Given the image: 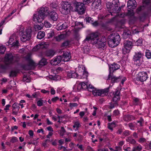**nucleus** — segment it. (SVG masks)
<instances>
[{"label":"nucleus","instance_id":"2eb2a0df","mask_svg":"<svg viewBox=\"0 0 151 151\" xmlns=\"http://www.w3.org/2000/svg\"><path fill=\"white\" fill-rule=\"evenodd\" d=\"M137 5V3L135 0H129L127 2V8L128 9H134L136 7Z\"/></svg>","mask_w":151,"mask_h":151},{"label":"nucleus","instance_id":"a211bd4d","mask_svg":"<svg viewBox=\"0 0 151 151\" xmlns=\"http://www.w3.org/2000/svg\"><path fill=\"white\" fill-rule=\"evenodd\" d=\"M49 18L53 21H56L58 18V14L56 12L52 11L48 13Z\"/></svg>","mask_w":151,"mask_h":151},{"label":"nucleus","instance_id":"4be33fe9","mask_svg":"<svg viewBox=\"0 0 151 151\" xmlns=\"http://www.w3.org/2000/svg\"><path fill=\"white\" fill-rule=\"evenodd\" d=\"M88 86L86 83L82 82L79 83L77 89L79 90H81V89L86 90L87 89Z\"/></svg>","mask_w":151,"mask_h":151},{"label":"nucleus","instance_id":"2f4dec72","mask_svg":"<svg viewBox=\"0 0 151 151\" xmlns=\"http://www.w3.org/2000/svg\"><path fill=\"white\" fill-rule=\"evenodd\" d=\"M145 56L148 59L151 58V52L149 50H146L145 52Z\"/></svg>","mask_w":151,"mask_h":151},{"label":"nucleus","instance_id":"423d86ee","mask_svg":"<svg viewBox=\"0 0 151 151\" xmlns=\"http://www.w3.org/2000/svg\"><path fill=\"white\" fill-rule=\"evenodd\" d=\"M87 89L89 91L92 92L94 96H101L102 97L106 96L108 94L109 90V88L102 90L97 89L90 85L88 86Z\"/></svg>","mask_w":151,"mask_h":151},{"label":"nucleus","instance_id":"f257e3e1","mask_svg":"<svg viewBox=\"0 0 151 151\" xmlns=\"http://www.w3.org/2000/svg\"><path fill=\"white\" fill-rule=\"evenodd\" d=\"M106 41V39L104 37L100 40L97 34L92 33L87 36L83 42L86 43L98 44L99 46H103L105 45Z\"/></svg>","mask_w":151,"mask_h":151},{"label":"nucleus","instance_id":"a19ab883","mask_svg":"<svg viewBox=\"0 0 151 151\" xmlns=\"http://www.w3.org/2000/svg\"><path fill=\"white\" fill-rule=\"evenodd\" d=\"M134 14L133 12V10H128V12L127 13V15L130 16L132 17L134 15Z\"/></svg>","mask_w":151,"mask_h":151},{"label":"nucleus","instance_id":"412c9836","mask_svg":"<svg viewBox=\"0 0 151 151\" xmlns=\"http://www.w3.org/2000/svg\"><path fill=\"white\" fill-rule=\"evenodd\" d=\"M120 65L118 64L114 63L111 65L109 67V70H111V72L113 73L114 71L119 69L120 68Z\"/></svg>","mask_w":151,"mask_h":151},{"label":"nucleus","instance_id":"5fc2aeb1","mask_svg":"<svg viewBox=\"0 0 151 151\" xmlns=\"http://www.w3.org/2000/svg\"><path fill=\"white\" fill-rule=\"evenodd\" d=\"M12 45V46H19V42L18 40H16V41L15 42H14Z\"/></svg>","mask_w":151,"mask_h":151},{"label":"nucleus","instance_id":"4468645a","mask_svg":"<svg viewBox=\"0 0 151 151\" xmlns=\"http://www.w3.org/2000/svg\"><path fill=\"white\" fill-rule=\"evenodd\" d=\"M101 4V0H94L92 4L91 7L92 10H95L100 8Z\"/></svg>","mask_w":151,"mask_h":151},{"label":"nucleus","instance_id":"f704fd0d","mask_svg":"<svg viewBox=\"0 0 151 151\" xmlns=\"http://www.w3.org/2000/svg\"><path fill=\"white\" fill-rule=\"evenodd\" d=\"M43 27V24H40V25H35L34 27L36 29L41 30Z\"/></svg>","mask_w":151,"mask_h":151},{"label":"nucleus","instance_id":"c756f323","mask_svg":"<svg viewBox=\"0 0 151 151\" xmlns=\"http://www.w3.org/2000/svg\"><path fill=\"white\" fill-rule=\"evenodd\" d=\"M142 148V146L139 144L138 145L133 147L132 151H141Z\"/></svg>","mask_w":151,"mask_h":151},{"label":"nucleus","instance_id":"13d9d810","mask_svg":"<svg viewBox=\"0 0 151 151\" xmlns=\"http://www.w3.org/2000/svg\"><path fill=\"white\" fill-rule=\"evenodd\" d=\"M49 78L52 80H55L57 79L56 76H52V75L50 76L49 77Z\"/></svg>","mask_w":151,"mask_h":151},{"label":"nucleus","instance_id":"7c9ffc66","mask_svg":"<svg viewBox=\"0 0 151 151\" xmlns=\"http://www.w3.org/2000/svg\"><path fill=\"white\" fill-rule=\"evenodd\" d=\"M47 63V60L43 58L39 62V64L41 65H46Z\"/></svg>","mask_w":151,"mask_h":151},{"label":"nucleus","instance_id":"0e129e2a","mask_svg":"<svg viewBox=\"0 0 151 151\" xmlns=\"http://www.w3.org/2000/svg\"><path fill=\"white\" fill-rule=\"evenodd\" d=\"M150 2V0H143L142 2L143 4H148Z\"/></svg>","mask_w":151,"mask_h":151},{"label":"nucleus","instance_id":"dca6fc26","mask_svg":"<svg viewBox=\"0 0 151 151\" xmlns=\"http://www.w3.org/2000/svg\"><path fill=\"white\" fill-rule=\"evenodd\" d=\"M61 59L62 57L61 56H58L55 57L51 60L50 63L52 65H57L60 63Z\"/></svg>","mask_w":151,"mask_h":151},{"label":"nucleus","instance_id":"20e7f679","mask_svg":"<svg viewBox=\"0 0 151 151\" xmlns=\"http://www.w3.org/2000/svg\"><path fill=\"white\" fill-rule=\"evenodd\" d=\"M108 39V45L111 47L117 46L120 41V36L118 33L116 32L112 33L109 35Z\"/></svg>","mask_w":151,"mask_h":151},{"label":"nucleus","instance_id":"09e8293b","mask_svg":"<svg viewBox=\"0 0 151 151\" xmlns=\"http://www.w3.org/2000/svg\"><path fill=\"white\" fill-rule=\"evenodd\" d=\"M14 40L12 38H10L9 39L8 42H7L6 43V45H12V42Z\"/></svg>","mask_w":151,"mask_h":151},{"label":"nucleus","instance_id":"e433bc0d","mask_svg":"<svg viewBox=\"0 0 151 151\" xmlns=\"http://www.w3.org/2000/svg\"><path fill=\"white\" fill-rule=\"evenodd\" d=\"M44 25L46 27H50L52 26L51 24L47 21L44 22Z\"/></svg>","mask_w":151,"mask_h":151},{"label":"nucleus","instance_id":"c03bdc74","mask_svg":"<svg viewBox=\"0 0 151 151\" xmlns=\"http://www.w3.org/2000/svg\"><path fill=\"white\" fill-rule=\"evenodd\" d=\"M50 6L53 9H55L57 7L58 4L55 2H52L50 4Z\"/></svg>","mask_w":151,"mask_h":151},{"label":"nucleus","instance_id":"774afa93","mask_svg":"<svg viewBox=\"0 0 151 151\" xmlns=\"http://www.w3.org/2000/svg\"><path fill=\"white\" fill-rule=\"evenodd\" d=\"M121 147L120 146H117L115 147V151H121Z\"/></svg>","mask_w":151,"mask_h":151},{"label":"nucleus","instance_id":"ea45409f","mask_svg":"<svg viewBox=\"0 0 151 151\" xmlns=\"http://www.w3.org/2000/svg\"><path fill=\"white\" fill-rule=\"evenodd\" d=\"M66 132L65 130L64 129L63 127H62L61 128L60 130V135L61 136H63L64 133Z\"/></svg>","mask_w":151,"mask_h":151},{"label":"nucleus","instance_id":"f3484780","mask_svg":"<svg viewBox=\"0 0 151 151\" xmlns=\"http://www.w3.org/2000/svg\"><path fill=\"white\" fill-rule=\"evenodd\" d=\"M147 72L149 73V71H147V72H142L140 73L139 74V80L141 82H143L146 81L147 78Z\"/></svg>","mask_w":151,"mask_h":151},{"label":"nucleus","instance_id":"37998d69","mask_svg":"<svg viewBox=\"0 0 151 151\" xmlns=\"http://www.w3.org/2000/svg\"><path fill=\"white\" fill-rule=\"evenodd\" d=\"M19 104L17 103H14V104L12 106L13 108L14 109H18L19 108Z\"/></svg>","mask_w":151,"mask_h":151},{"label":"nucleus","instance_id":"5701e85b","mask_svg":"<svg viewBox=\"0 0 151 151\" xmlns=\"http://www.w3.org/2000/svg\"><path fill=\"white\" fill-rule=\"evenodd\" d=\"M55 54V52L53 50H49L45 52V55L47 57L50 58L54 55Z\"/></svg>","mask_w":151,"mask_h":151},{"label":"nucleus","instance_id":"7ed1b4c3","mask_svg":"<svg viewBox=\"0 0 151 151\" xmlns=\"http://www.w3.org/2000/svg\"><path fill=\"white\" fill-rule=\"evenodd\" d=\"M49 8L46 7H42L39 9L38 14H34L33 20L36 22H41L44 19L45 16L49 13Z\"/></svg>","mask_w":151,"mask_h":151},{"label":"nucleus","instance_id":"bb28decb","mask_svg":"<svg viewBox=\"0 0 151 151\" xmlns=\"http://www.w3.org/2000/svg\"><path fill=\"white\" fill-rule=\"evenodd\" d=\"M131 34L130 31L125 30L122 34V37L124 39H127L129 37Z\"/></svg>","mask_w":151,"mask_h":151},{"label":"nucleus","instance_id":"6e6d98bb","mask_svg":"<svg viewBox=\"0 0 151 151\" xmlns=\"http://www.w3.org/2000/svg\"><path fill=\"white\" fill-rule=\"evenodd\" d=\"M119 114V111L117 110H115L113 112V114L115 116L118 115Z\"/></svg>","mask_w":151,"mask_h":151},{"label":"nucleus","instance_id":"79ce46f5","mask_svg":"<svg viewBox=\"0 0 151 151\" xmlns=\"http://www.w3.org/2000/svg\"><path fill=\"white\" fill-rule=\"evenodd\" d=\"M6 50V48L3 46L0 47V53L3 54Z\"/></svg>","mask_w":151,"mask_h":151},{"label":"nucleus","instance_id":"393cba45","mask_svg":"<svg viewBox=\"0 0 151 151\" xmlns=\"http://www.w3.org/2000/svg\"><path fill=\"white\" fill-rule=\"evenodd\" d=\"M126 140L127 142L131 144L134 145L137 144L136 141L131 137H127L126 139Z\"/></svg>","mask_w":151,"mask_h":151},{"label":"nucleus","instance_id":"603ef678","mask_svg":"<svg viewBox=\"0 0 151 151\" xmlns=\"http://www.w3.org/2000/svg\"><path fill=\"white\" fill-rule=\"evenodd\" d=\"M130 132L127 130H126L125 131L123 132V134L125 136H127L129 135L130 134Z\"/></svg>","mask_w":151,"mask_h":151},{"label":"nucleus","instance_id":"72a5a7b5","mask_svg":"<svg viewBox=\"0 0 151 151\" xmlns=\"http://www.w3.org/2000/svg\"><path fill=\"white\" fill-rule=\"evenodd\" d=\"M85 20L87 22L91 23V24L92 23H93V19L90 17H86L85 18Z\"/></svg>","mask_w":151,"mask_h":151},{"label":"nucleus","instance_id":"f03ea898","mask_svg":"<svg viewBox=\"0 0 151 151\" xmlns=\"http://www.w3.org/2000/svg\"><path fill=\"white\" fill-rule=\"evenodd\" d=\"M88 73L85 70L84 67H78L77 73L71 70L67 72V76L69 78H86Z\"/></svg>","mask_w":151,"mask_h":151},{"label":"nucleus","instance_id":"6ab92c4d","mask_svg":"<svg viewBox=\"0 0 151 151\" xmlns=\"http://www.w3.org/2000/svg\"><path fill=\"white\" fill-rule=\"evenodd\" d=\"M46 43L45 42H43L40 43V44L35 46L32 49L33 51H37L40 49H42L45 47V45Z\"/></svg>","mask_w":151,"mask_h":151},{"label":"nucleus","instance_id":"0eeeda50","mask_svg":"<svg viewBox=\"0 0 151 151\" xmlns=\"http://www.w3.org/2000/svg\"><path fill=\"white\" fill-rule=\"evenodd\" d=\"M4 58L5 63L6 64H12L17 62L19 60V58L17 56H13L11 53L6 55Z\"/></svg>","mask_w":151,"mask_h":151},{"label":"nucleus","instance_id":"a18cd8bd","mask_svg":"<svg viewBox=\"0 0 151 151\" xmlns=\"http://www.w3.org/2000/svg\"><path fill=\"white\" fill-rule=\"evenodd\" d=\"M137 123H139L140 126H142V123L144 122V120L141 117L139 120L137 121Z\"/></svg>","mask_w":151,"mask_h":151},{"label":"nucleus","instance_id":"c9c22d12","mask_svg":"<svg viewBox=\"0 0 151 151\" xmlns=\"http://www.w3.org/2000/svg\"><path fill=\"white\" fill-rule=\"evenodd\" d=\"M17 73V71L15 70H12L10 73L9 76L13 77H15L16 76Z\"/></svg>","mask_w":151,"mask_h":151},{"label":"nucleus","instance_id":"c85d7f7f","mask_svg":"<svg viewBox=\"0 0 151 151\" xmlns=\"http://www.w3.org/2000/svg\"><path fill=\"white\" fill-rule=\"evenodd\" d=\"M45 36V33L44 32L40 31L38 32L37 38L39 39H41L44 37Z\"/></svg>","mask_w":151,"mask_h":151},{"label":"nucleus","instance_id":"de8ad7c7","mask_svg":"<svg viewBox=\"0 0 151 151\" xmlns=\"http://www.w3.org/2000/svg\"><path fill=\"white\" fill-rule=\"evenodd\" d=\"M43 101L42 100H40L38 101L37 102V105L39 106H42L43 104Z\"/></svg>","mask_w":151,"mask_h":151},{"label":"nucleus","instance_id":"338daca9","mask_svg":"<svg viewBox=\"0 0 151 151\" xmlns=\"http://www.w3.org/2000/svg\"><path fill=\"white\" fill-rule=\"evenodd\" d=\"M93 26H96L98 25L99 23L97 21H95L94 22L93 21V23H91Z\"/></svg>","mask_w":151,"mask_h":151},{"label":"nucleus","instance_id":"9d476101","mask_svg":"<svg viewBox=\"0 0 151 151\" xmlns=\"http://www.w3.org/2000/svg\"><path fill=\"white\" fill-rule=\"evenodd\" d=\"M74 5L76 11L81 14H84L85 10V7L83 4L75 1Z\"/></svg>","mask_w":151,"mask_h":151},{"label":"nucleus","instance_id":"aec40b11","mask_svg":"<svg viewBox=\"0 0 151 151\" xmlns=\"http://www.w3.org/2000/svg\"><path fill=\"white\" fill-rule=\"evenodd\" d=\"M123 119L125 121L127 122L135 119V117L134 116L130 114L124 115Z\"/></svg>","mask_w":151,"mask_h":151},{"label":"nucleus","instance_id":"e2e57ef3","mask_svg":"<svg viewBox=\"0 0 151 151\" xmlns=\"http://www.w3.org/2000/svg\"><path fill=\"white\" fill-rule=\"evenodd\" d=\"M129 126V127L130 128V129H131L133 130L134 129V125L133 123H129L128 124Z\"/></svg>","mask_w":151,"mask_h":151},{"label":"nucleus","instance_id":"473e14b6","mask_svg":"<svg viewBox=\"0 0 151 151\" xmlns=\"http://www.w3.org/2000/svg\"><path fill=\"white\" fill-rule=\"evenodd\" d=\"M145 6L143 5L138 7L136 11V13L139 14L143 10L145 9Z\"/></svg>","mask_w":151,"mask_h":151},{"label":"nucleus","instance_id":"69168bd1","mask_svg":"<svg viewBox=\"0 0 151 151\" xmlns=\"http://www.w3.org/2000/svg\"><path fill=\"white\" fill-rule=\"evenodd\" d=\"M142 39H139L137 41V45H139L142 43Z\"/></svg>","mask_w":151,"mask_h":151},{"label":"nucleus","instance_id":"39448f33","mask_svg":"<svg viewBox=\"0 0 151 151\" xmlns=\"http://www.w3.org/2000/svg\"><path fill=\"white\" fill-rule=\"evenodd\" d=\"M119 4L118 0H113L112 2H107L106 4V7L108 9V11L111 14L112 12L118 13L121 9V8L118 6Z\"/></svg>","mask_w":151,"mask_h":151},{"label":"nucleus","instance_id":"8fccbe9b","mask_svg":"<svg viewBox=\"0 0 151 151\" xmlns=\"http://www.w3.org/2000/svg\"><path fill=\"white\" fill-rule=\"evenodd\" d=\"M18 139L16 137H13L11 139L10 141V142H11L12 143H14L15 142H17L18 141Z\"/></svg>","mask_w":151,"mask_h":151},{"label":"nucleus","instance_id":"4c0bfd02","mask_svg":"<svg viewBox=\"0 0 151 151\" xmlns=\"http://www.w3.org/2000/svg\"><path fill=\"white\" fill-rule=\"evenodd\" d=\"M70 43V42L68 41H66L63 42L61 45L62 47H66L68 46Z\"/></svg>","mask_w":151,"mask_h":151},{"label":"nucleus","instance_id":"9b49d317","mask_svg":"<svg viewBox=\"0 0 151 151\" xmlns=\"http://www.w3.org/2000/svg\"><path fill=\"white\" fill-rule=\"evenodd\" d=\"M31 31V29H28L25 31L22 32L21 34V40L23 42H25L29 40L32 35Z\"/></svg>","mask_w":151,"mask_h":151},{"label":"nucleus","instance_id":"b1692460","mask_svg":"<svg viewBox=\"0 0 151 151\" xmlns=\"http://www.w3.org/2000/svg\"><path fill=\"white\" fill-rule=\"evenodd\" d=\"M63 57L65 58L63 59L64 61H68L71 58L70 54L68 52H64Z\"/></svg>","mask_w":151,"mask_h":151},{"label":"nucleus","instance_id":"052dcab7","mask_svg":"<svg viewBox=\"0 0 151 151\" xmlns=\"http://www.w3.org/2000/svg\"><path fill=\"white\" fill-rule=\"evenodd\" d=\"M59 99V98L57 96V97H55L54 98H52V99H51V101L54 103V102H56V101L58 100V99Z\"/></svg>","mask_w":151,"mask_h":151},{"label":"nucleus","instance_id":"58836bf2","mask_svg":"<svg viewBox=\"0 0 151 151\" xmlns=\"http://www.w3.org/2000/svg\"><path fill=\"white\" fill-rule=\"evenodd\" d=\"M133 102L134 105H138L139 103V99L137 98H134L133 99Z\"/></svg>","mask_w":151,"mask_h":151},{"label":"nucleus","instance_id":"f8f14e48","mask_svg":"<svg viewBox=\"0 0 151 151\" xmlns=\"http://www.w3.org/2000/svg\"><path fill=\"white\" fill-rule=\"evenodd\" d=\"M122 77L119 76L116 77L113 75V73L111 72V70L109 71V73L108 76L107 80H111V83H117L120 81L121 80Z\"/></svg>","mask_w":151,"mask_h":151},{"label":"nucleus","instance_id":"a878e982","mask_svg":"<svg viewBox=\"0 0 151 151\" xmlns=\"http://www.w3.org/2000/svg\"><path fill=\"white\" fill-rule=\"evenodd\" d=\"M119 93L120 91L118 90H117L114 93V97L113 99L114 101H116L120 99Z\"/></svg>","mask_w":151,"mask_h":151},{"label":"nucleus","instance_id":"680f3d73","mask_svg":"<svg viewBox=\"0 0 151 151\" xmlns=\"http://www.w3.org/2000/svg\"><path fill=\"white\" fill-rule=\"evenodd\" d=\"M92 1V0H83V4H86L90 3Z\"/></svg>","mask_w":151,"mask_h":151},{"label":"nucleus","instance_id":"ddd939ff","mask_svg":"<svg viewBox=\"0 0 151 151\" xmlns=\"http://www.w3.org/2000/svg\"><path fill=\"white\" fill-rule=\"evenodd\" d=\"M143 55V53L141 52H135L133 56V61L137 63L138 65H139V64H140V59Z\"/></svg>","mask_w":151,"mask_h":151},{"label":"nucleus","instance_id":"bf43d9fd","mask_svg":"<svg viewBox=\"0 0 151 151\" xmlns=\"http://www.w3.org/2000/svg\"><path fill=\"white\" fill-rule=\"evenodd\" d=\"M29 65L34 66L35 65L34 62L32 60H30L29 62Z\"/></svg>","mask_w":151,"mask_h":151},{"label":"nucleus","instance_id":"3c124183","mask_svg":"<svg viewBox=\"0 0 151 151\" xmlns=\"http://www.w3.org/2000/svg\"><path fill=\"white\" fill-rule=\"evenodd\" d=\"M78 106V104L76 103H70L69 104V106L71 108L73 107H76Z\"/></svg>","mask_w":151,"mask_h":151},{"label":"nucleus","instance_id":"4d7b16f0","mask_svg":"<svg viewBox=\"0 0 151 151\" xmlns=\"http://www.w3.org/2000/svg\"><path fill=\"white\" fill-rule=\"evenodd\" d=\"M110 106H109V108L111 109H112L114 108L115 106L117 105L116 103H115L114 104H112V103H110Z\"/></svg>","mask_w":151,"mask_h":151},{"label":"nucleus","instance_id":"6e6552de","mask_svg":"<svg viewBox=\"0 0 151 151\" xmlns=\"http://www.w3.org/2000/svg\"><path fill=\"white\" fill-rule=\"evenodd\" d=\"M73 9V6L68 2H63L61 5L60 10L61 13L64 14H68L70 11Z\"/></svg>","mask_w":151,"mask_h":151},{"label":"nucleus","instance_id":"cd10ccee","mask_svg":"<svg viewBox=\"0 0 151 151\" xmlns=\"http://www.w3.org/2000/svg\"><path fill=\"white\" fill-rule=\"evenodd\" d=\"M66 37V35L63 34H61L58 35L55 37L56 41L59 42L62 40L64 39Z\"/></svg>","mask_w":151,"mask_h":151},{"label":"nucleus","instance_id":"49530a36","mask_svg":"<svg viewBox=\"0 0 151 151\" xmlns=\"http://www.w3.org/2000/svg\"><path fill=\"white\" fill-rule=\"evenodd\" d=\"M146 139L144 138H140L138 140V142L141 143H142L144 142H146Z\"/></svg>","mask_w":151,"mask_h":151},{"label":"nucleus","instance_id":"864d4df0","mask_svg":"<svg viewBox=\"0 0 151 151\" xmlns=\"http://www.w3.org/2000/svg\"><path fill=\"white\" fill-rule=\"evenodd\" d=\"M54 32L52 31H51L50 33L48 34L47 35L49 38L52 37L54 35Z\"/></svg>","mask_w":151,"mask_h":151},{"label":"nucleus","instance_id":"1a4fd4ad","mask_svg":"<svg viewBox=\"0 0 151 151\" xmlns=\"http://www.w3.org/2000/svg\"><path fill=\"white\" fill-rule=\"evenodd\" d=\"M133 46L132 42L129 40H126L124 43V47L122 49V53L126 54L129 53Z\"/></svg>","mask_w":151,"mask_h":151}]
</instances>
